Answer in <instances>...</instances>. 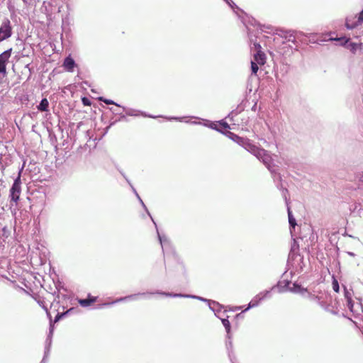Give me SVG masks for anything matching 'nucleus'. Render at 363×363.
I'll use <instances>...</instances> for the list:
<instances>
[{"label":"nucleus","mask_w":363,"mask_h":363,"mask_svg":"<svg viewBox=\"0 0 363 363\" xmlns=\"http://www.w3.org/2000/svg\"><path fill=\"white\" fill-rule=\"evenodd\" d=\"M290 284V281H285L284 285H282L281 282H278V284L276 286H274L272 289L277 288L279 293H283L286 290H289L291 292L299 294L304 298H308L311 299L318 298V296L311 294L306 288L303 287L300 284L294 282L293 283L292 286L289 287Z\"/></svg>","instance_id":"nucleus-1"},{"label":"nucleus","mask_w":363,"mask_h":363,"mask_svg":"<svg viewBox=\"0 0 363 363\" xmlns=\"http://www.w3.org/2000/svg\"><path fill=\"white\" fill-rule=\"evenodd\" d=\"M255 156L271 172L274 176V179H281V175L277 173L272 168V159L268 151L259 147Z\"/></svg>","instance_id":"nucleus-2"},{"label":"nucleus","mask_w":363,"mask_h":363,"mask_svg":"<svg viewBox=\"0 0 363 363\" xmlns=\"http://www.w3.org/2000/svg\"><path fill=\"white\" fill-rule=\"evenodd\" d=\"M242 13L244 14L245 16H240V18L242 19V22L247 29L248 37L251 40H252V37H256V34H254L253 31H252L249 28V26H252L253 27L257 26L262 32L264 31L263 28H267L269 29L271 28V26H265L261 25L255 18L248 16L244 11Z\"/></svg>","instance_id":"nucleus-3"},{"label":"nucleus","mask_w":363,"mask_h":363,"mask_svg":"<svg viewBox=\"0 0 363 363\" xmlns=\"http://www.w3.org/2000/svg\"><path fill=\"white\" fill-rule=\"evenodd\" d=\"M140 201V203H141L143 208L145 209V211H146V213H147V215L150 216V218H151L152 221L153 222L155 228H156V230H157V237H158V240L160 241V243L161 245V247H162V252L164 253V251L165 250H167V248L168 247H171V242H170V240H169V238L164 235H160L159 230H158V228H157V223H155V221L154 220L153 218L152 217L150 213L149 212L147 206H145V204L144 203V202L143 201V200L141 199V198L140 197V199H138Z\"/></svg>","instance_id":"nucleus-4"},{"label":"nucleus","mask_w":363,"mask_h":363,"mask_svg":"<svg viewBox=\"0 0 363 363\" xmlns=\"http://www.w3.org/2000/svg\"><path fill=\"white\" fill-rule=\"evenodd\" d=\"M12 26L8 18L4 19L0 26V40H4L12 35Z\"/></svg>","instance_id":"nucleus-5"},{"label":"nucleus","mask_w":363,"mask_h":363,"mask_svg":"<svg viewBox=\"0 0 363 363\" xmlns=\"http://www.w3.org/2000/svg\"><path fill=\"white\" fill-rule=\"evenodd\" d=\"M272 290V289L269 290H265V291L260 292L257 295H256L250 301V303L247 305V308L243 312L247 311L252 308H255V307L257 306L262 300H264V298H266L267 297H269Z\"/></svg>","instance_id":"nucleus-6"},{"label":"nucleus","mask_w":363,"mask_h":363,"mask_svg":"<svg viewBox=\"0 0 363 363\" xmlns=\"http://www.w3.org/2000/svg\"><path fill=\"white\" fill-rule=\"evenodd\" d=\"M280 188L281 189L282 196L284 199L286 205L287 206V213H288L289 228H290V230L291 231L292 229H295V227L296 225V220L293 216L291 208L289 206V199H287V196H286V194H288V189L286 188H283L281 185Z\"/></svg>","instance_id":"nucleus-7"},{"label":"nucleus","mask_w":363,"mask_h":363,"mask_svg":"<svg viewBox=\"0 0 363 363\" xmlns=\"http://www.w3.org/2000/svg\"><path fill=\"white\" fill-rule=\"evenodd\" d=\"M12 52V48H9L0 54V73L6 75V65L9 62Z\"/></svg>","instance_id":"nucleus-8"},{"label":"nucleus","mask_w":363,"mask_h":363,"mask_svg":"<svg viewBox=\"0 0 363 363\" xmlns=\"http://www.w3.org/2000/svg\"><path fill=\"white\" fill-rule=\"evenodd\" d=\"M281 34L280 36L281 38H285L289 42H291L295 43L296 38L298 37V35H302V32H298L294 30H281Z\"/></svg>","instance_id":"nucleus-9"},{"label":"nucleus","mask_w":363,"mask_h":363,"mask_svg":"<svg viewBox=\"0 0 363 363\" xmlns=\"http://www.w3.org/2000/svg\"><path fill=\"white\" fill-rule=\"evenodd\" d=\"M347 49L350 52L357 56L363 55V43H354L352 40L347 45Z\"/></svg>","instance_id":"nucleus-10"},{"label":"nucleus","mask_w":363,"mask_h":363,"mask_svg":"<svg viewBox=\"0 0 363 363\" xmlns=\"http://www.w3.org/2000/svg\"><path fill=\"white\" fill-rule=\"evenodd\" d=\"M156 293L158 294L159 295H162V296H164L166 297L189 298H194V299H198V300H199V298H201V296H196V295L176 294V293H172V292H165V291H160V290H157Z\"/></svg>","instance_id":"nucleus-11"},{"label":"nucleus","mask_w":363,"mask_h":363,"mask_svg":"<svg viewBox=\"0 0 363 363\" xmlns=\"http://www.w3.org/2000/svg\"><path fill=\"white\" fill-rule=\"evenodd\" d=\"M156 293L158 294L159 295H162V296H164L166 297L189 298H194V299H198V300H199V298H201V296H196V295L176 294V293H172V292H165V291H160V290H157Z\"/></svg>","instance_id":"nucleus-12"},{"label":"nucleus","mask_w":363,"mask_h":363,"mask_svg":"<svg viewBox=\"0 0 363 363\" xmlns=\"http://www.w3.org/2000/svg\"><path fill=\"white\" fill-rule=\"evenodd\" d=\"M363 23L359 22V13L355 16H347L345 19V27L347 30H352Z\"/></svg>","instance_id":"nucleus-13"},{"label":"nucleus","mask_w":363,"mask_h":363,"mask_svg":"<svg viewBox=\"0 0 363 363\" xmlns=\"http://www.w3.org/2000/svg\"><path fill=\"white\" fill-rule=\"evenodd\" d=\"M62 66L67 72H73L77 65L71 55H69L65 58Z\"/></svg>","instance_id":"nucleus-14"},{"label":"nucleus","mask_w":363,"mask_h":363,"mask_svg":"<svg viewBox=\"0 0 363 363\" xmlns=\"http://www.w3.org/2000/svg\"><path fill=\"white\" fill-rule=\"evenodd\" d=\"M240 146H242L243 148H245L247 151H248L253 155L256 154L258 149L259 148L255 145L251 143L250 140L246 138H245V139L242 140V143H241Z\"/></svg>","instance_id":"nucleus-15"},{"label":"nucleus","mask_w":363,"mask_h":363,"mask_svg":"<svg viewBox=\"0 0 363 363\" xmlns=\"http://www.w3.org/2000/svg\"><path fill=\"white\" fill-rule=\"evenodd\" d=\"M21 191V188L19 186H16V184H12L10 189V194L9 196L11 198V201L16 203L19 200L20 194Z\"/></svg>","instance_id":"nucleus-16"},{"label":"nucleus","mask_w":363,"mask_h":363,"mask_svg":"<svg viewBox=\"0 0 363 363\" xmlns=\"http://www.w3.org/2000/svg\"><path fill=\"white\" fill-rule=\"evenodd\" d=\"M96 300V296H93L89 294L86 298H79L78 303L82 307L86 308L95 303Z\"/></svg>","instance_id":"nucleus-17"},{"label":"nucleus","mask_w":363,"mask_h":363,"mask_svg":"<svg viewBox=\"0 0 363 363\" xmlns=\"http://www.w3.org/2000/svg\"><path fill=\"white\" fill-rule=\"evenodd\" d=\"M209 308L213 311L215 315L219 318V317H223V315H220V313H225V311L222 312L223 306L216 301H212L210 303Z\"/></svg>","instance_id":"nucleus-18"},{"label":"nucleus","mask_w":363,"mask_h":363,"mask_svg":"<svg viewBox=\"0 0 363 363\" xmlns=\"http://www.w3.org/2000/svg\"><path fill=\"white\" fill-rule=\"evenodd\" d=\"M255 62L259 64V65H263L266 62V55L262 50H257L253 55Z\"/></svg>","instance_id":"nucleus-19"},{"label":"nucleus","mask_w":363,"mask_h":363,"mask_svg":"<svg viewBox=\"0 0 363 363\" xmlns=\"http://www.w3.org/2000/svg\"><path fill=\"white\" fill-rule=\"evenodd\" d=\"M219 319L221 320L222 322V324L223 325L225 329V331L227 333V336L226 337L228 339H230L231 338V334H230V331H231V325H230V323L228 320V316L227 315L225 318H224L223 316V317H219Z\"/></svg>","instance_id":"nucleus-20"},{"label":"nucleus","mask_w":363,"mask_h":363,"mask_svg":"<svg viewBox=\"0 0 363 363\" xmlns=\"http://www.w3.org/2000/svg\"><path fill=\"white\" fill-rule=\"evenodd\" d=\"M298 251L299 245L296 240H294L289 254V259H294L295 257L298 255Z\"/></svg>","instance_id":"nucleus-21"},{"label":"nucleus","mask_w":363,"mask_h":363,"mask_svg":"<svg viewBox=\"0 0 363 363\" xmlns=\"http://www.w3.org/2000/svg\"><path fill=\"white\" fill-rule=\"evenodd\" d=\"M153 294H157L155 291H147V292H140L137 294H133L130 295L126 296L128 301H135L138 298L139 296H145L147 295H153Z\"/></svg>","instance_id":"nucleus-22"},{"label":"nucleus","mask_w":363,"mask_h":363,"mask_svg":"<svg viewBox=\"0 0 363 363\" xmlns=\"http://www.w3.org/2000/svg\"><path fill=\"white\" fill-rule=\"evenodd\" d=\"M225 135H226L228 138H229L230 140H232L239 145H241V143H242V140L245 139V138L240 137L237 134L232 133L230 131H225Z\"/></svg>","instance_id":"nucleus-23"},{"label":"nucleus","mask_w":363,"mask_h":363,"mask_svg":"<svg viewBox=\"0 0 363 363\" xmlns=\"http://www.w3.org/2000/svg\"><path fill=\"white\" fill-rule=\"evenodd\" d=\"M329 40H331V41H333V40H335V41H339V45L342 47H344L345 48L347 49V45L349 44V43L351 41V39L350 38H347V37H340V38H330L329 39Z\"/></svg>","instance_id":"nucleus-24"},{"label":"nucleus","mask_w":363,"mask_h":363,"mask_svg":"<svg viewBox=\"0 0 363 363\" xmlns=\"http://www.w3.org/2000/svg\"><path fill=\"white\" fill-rule=\"evenodd\" d=\"M135 112H136V111L133 110V109H130V110L127 111L126 114L128 116H138L141 115V116H143L144 117H148V118H157V116H155L150 115V114H147L146 113L143 112V111H137L138 113H135Z\"/></svg>","instance_id":"nucleus-25"},{"label":"nucleus","mask_w":363,"mask_h":363,"mask_svg":"<svg viewBox=\"0 0 363 363\" xmlns=\"http://www.w3.org/2000/svg\"><path fill=\"white\" fill-rule=\"evenodd\" d=\"M49 108V102L46 98H43L40 101L39 104L37 106V109L39 111L45 112L48 111Z\"/></svg>","instance_id":"nucleus-26"},{"label":"nucleus","mask_w":363,"mask_h":363,"mask_svg":"<svg viewBox=\"0 0 363 363\" xmlns=\"http://www.w3.org/2000/svg\"><path fill=\"white\" fill-rule=\"evenodd\" d=\"M237 14L238 17H240V13H243V11L240 9L232 0H223Z\"/></svg>","instance_id":"nucleus-27"},{"label":"nucleus","mask_w":363,"mask_h":363,"mask_svg":"<svg viewBox=\"0 0 363 363\" xmlns=\"http://www.w3.org/2000/svg\"><path fill=\"white\" fill-rule=\"evenodd\" d=\"M203 125L206 126V127H208L213 130H215L219 133H221L222 134L225 135V131H223L220 128H219V125L218 124H216L213 122H211V121H207L206 120L205 121V123H203Z\"/></svg>","instance_id":"nucleus-28"},{"label":"nucleus","mask_w":363,"mask_h":363,"mask_svg":"<svg viewBox=\"0 0 363 363\" xmlns=\"http://www.w3.org/2000/svg\"><path fill=\"white\" fill-rule=\"evenodd\" d=\"M226 349H227V351L228 353V357H229L230 362L232 363H234V362H233L234 356H233V342H232L231 338L230 339L227 338Z\"/></svg>","instance_id":"nucleus-29"},{"label":"nucleus","mask_w":363,"mask_h":363,"mask_svg":"<svg viewBox=\"0 0 363 363\" xmlns=\"http://www.w3.org/2000/svg\"><path fill=\"white\" fill-rule=\"evenodd\" d=\"M51 344H52V340L50 339V337L46 338L45 347V354H44V357L42 359V363L44 362L45 359H46L47 357L49 355Z\"/></svg>","instance_id":"nucleus-30"},{"label":"nucleus","mask_w":363,"mask_h":363,"mask_svg":"<svg viewBox=\"0 0 363 363\" xmlns=\"http://www.w3.org/2000/svg\"><path fill=\"white\" fill-rule=\"evenodd\" d=\"M99 100L101 101H103L104 103H105L107 105L113 104V105H115L116 106L121 107L123 110H125V107L121 106L120 104H118V103L113 101L111 99H106V98L101 96V97L99 98Z\"/></svg>","instance_id":"nucleus-31"},{"label":"nucleus","mask_w":363,"mask_h":363,"mask_svg":"<svg viewBox=\"0 0 363 363\" xmlns=\"http://www.w3.org/2000/svg\"><path fill=\"white\" fill-rule=\"evenodd\" d=\"M128 301L126 296H123V297H119V298H117L116 300L113 301L112 302L102 303L101 305L100 308H102V307H104V306H111V305H113L115 303L123 302V301Z\"/></svg>","instance_id":"nucleus-32"},{"label":"nucleus","mask_w":363,"mask_h":363,"mask_svg":"<svg viewBox=\"0 0 363 363\" xmlns=\"http://www.w3.org/2000/svg\"><path fill=\"white\" fill-rule=\"evenodd\" d=\"M72 310V308H70L69 310H67V311L65 312H62V313H57V315H55V319H54V323H57L58 321H60L62 318H63L64 317H65L66 315H67L69 312Z\"/></svg>","instance_id":"nucleus-33"},{"label":"nucleus","mask_w":363,"mask_h":363,"mask_svg":"<svg viewBox=\"0 0 363 363\" xmlns=\"http://www.w3.org/2000/svg\"><path fill=\"white\" fill-rule=\"evenodd\" d=\"M332 279H333V280H332L333 289L334 290V291L337 293L340 291L339 282L334 275H333Z\"/></svg>","instance_id":"nucleus-34"},{"label":"nucleus","mask_w":363,"mask_h":363,"mask_svg":"<svg viewBox=\"0 0 363 363\" xmlns=\"http://www.w3.org/2000/svg\"><path fill=\"white\" fill-rule=\"evenodd\" d=\"M23 168H24V165H23L21 167V168L19 169L18 177L14 179L13 184H16V186H21V173H22Z\"/></svg>","instance_id":"nucleus-35"},{"label":"nucleus","mask_w":363,"mask_h":363,"mask_svg":"<svg viewBox=\"0 0 363 363\" xmlns=\"http://www.w3.org/2000/svg\"><path fill=\"white\" fill-rule=\"evenodd\" d=\"M48 315L50 318V328H49V333L48 335L47 338L50 337V339L52 340V334H53V331H54V323L51 319L50 315L49 313H48Z\"/></svg>","instance_id":"nucleus-36"},{"label":"nucleus","mask_w":363,"mask_h":363,"mask_svg":"<svg viewBox=\"0 0 363 363\" xmlns=\"http://www.w3.org/2000/svg\"><path fill=\"white\" fill-rule=\"evenodd\" d=\"M48 315L50 318V328H49V333L48 335L47 338L50 337V339L52 340V334H53V331H54V323L51 319L50 315L49 313H48Z\"/></svg>","instance_id":"nucleus-37"},{"label":"nucleus","mask_w":363,"mask_h":363,"mask_svg":"<svg viewBox=\"0 0 363 363\" xmlns=\"http://www.w3.org/2000/svg\"><path fill=\"white\" fill-rule=\"evenodd\" d=\"M218 125H219V128L224 131H228L227 130L228 129H230V125L229 124L224 121L223 120H221L218 122Z\"/></svg>","instance_id":"nucleus-38"},{"label":"nucleus","mask_w":363,"mask_h":363,"mask_svg":"<svg viewBox=\"0 0 363 363\" xmlns=\"http://www.w3.org/2000/svg\"><path fill=\"white\" fill-rule=\"evenodd\" d=\"M259 64L253 62V61H251V71H252V74H257L258 70H259V67H258Z\"/></svg>","instance_id":"nucleus-39"},{"label":"nucleus","mask_w":363,"mask_h":363,"mask_svg":"<svg viewBox=\"0 0 363 363\" xmlns=\"http://www.w3.org/2000/svg\"><path fill=\"white\" fill-rule=\"evenodd\" d=\"M240 113L238 109L233 110L226 117V118H228L230 121H233L234 116H237Z\"/></svg>","instance_id":"nucleus-40"},{"label":"nucleus","mask_w":363,"mask_h":363,"mask_svg":"<svg viewBox=\"0 0 363 363\" xmlns=\"http://www.w3.org/2000/svg\"><path fill=\"white\" fill-rule=\"evenodd\" d=\"M250 41H251V43H252V45H253V48H255V52H257V50H261V49H262L261 45H260V44H259V43H257V42L256 41V40H254L252 39V40H251L250 39Z\"/></svg>","instance_id":"nucleus-41"},{"label":"nucleus","mask_w":363,"mask_h":363,"mask_svg":"<svg viewBox=\"0 0 363 363\" xmlns=\"http://www.w3.org/2000/svg\"><path fill=\"white\" fill-rule=\"evenodd\" d=\"M82 103L85 106H91V100L86 96H84L82 98Z\"/></svg>","instance_id":"nucleus-42"},{"label":"nucleus","mask_w":363,"mask_h":363,"mask_svg":"<svg viewBox=\"0 0 363 363\" xmlns=\"http://www.w3.org/2000/svg\"><path fill=\"white\" fill-rule=\"evenodd\" d=\"M344 292L346 301L352 299V293L349 291L345 286H344Z\"/></svg>","instance_id":"nucleus-43"},{"label":"nucleus","mask_w":363,"mask_h":363,"mask_svg":"<svg viewBox=\"0 0 363 363\" xmlns=\"http://www.w3.org/2000/svg\"><path fill=\"white\" fill-rule=\"evenodd\" d=\"M109 109H110V111H111L113 113L120 115V118H119V120H118V121H121V120H125V116L124 114H123V113H121L118 112L116 110L113 109V108H110Z\"/></svg>","instance_id":"nucleus-44"},{"label":"nucleus","mask_w":363,"mask_h":363,"mask_svg":"<svg viewBox=\"0 0 363 363\" xmlns=\"http://www.w3.org/2000/svg\"><path fill=\"white\" fill-rule=\"evenodd\" d=\"M354 301L352 299L347 301V307L351 312H354Z\"/></svg>","instance_id":"nucleus-45"},{"label":"nucleus","mask_w":363,"mask_h":363,"mask_svg":"<svg viewBox=\"0 0 363 363\" xmlns=\"http://www.w3.org/2000/svg\"><path fill=\"white\" fill-rule=\"evenodd\" d=\"M315 300H318V303L319 305L325 308V310L328 311H330V309H329V305L328 306H325V304L324 303V302L323 301H320V299L319 298V297L318 296V298H316Z\"/></svg>","instance_id":"nucleus-46"},{"label":"nucleus","mask_w":363,"mask_h":363,"mask_svg":"<svg viewBox=\"0 0 363 363\" xmlns=\"http://www.w3.org/2000/svg\"><path fill=\"white\" fill-rule=\"evenodd\" d=\"M356 179L363 185V171L356 174Z\"/></svg>","instance_id":"nucleus-47"},{"label":"nucleus","mask_w":363,"mask_h":363,"mask_svg":"<svg viewBox=\"0 0 363 363\" xmlns=\"http://www.w3.org/2000/svg\"><path fill=\"white\" fill-rule=\"evenodd\" d=\"M130 186L131 187V189L133 191V192L135 194V195L136 196L137 199H140V196L139 194H138L136 189L134 188V186L132 185V184L130 183V184H129Z\"/></svg>","instance_id":"nucleus-48"},{"label":"nucleus","mask_w":363,"mask_h":363,"mask_svg":"<svg viewBox=\"0 0 363 363\" xmlns=\"http://www.w3.org/2000/svg\"><path fill=\"white\" fill-rule=\"evenodd\" d=\"M169 120H175V121H182V119L184 118V117H176V116H172V117H169L167 118Z\"/></svg>","instance_id":"nucleus-49"},{"label":"nucleus","mask_w":363,"mask_h":363,"mask_svg":"<svg viewBox=\"0 0 363 363\" xmlns=\"http://www.w3.org/2000/svg\"><path fill=\"white\" fill-rule=\"evenodd\" d=\"M120 173L121 174V175L123 177V178L125 179V181L127 182V183L128 184H130V181L128 179V178L126 177V175L125 174V173L120 170Z\"/></svg>","instance_id":"nucleus-50"},{"label":"nucleus","mask_w":363,"mask_h":363,"mask_svg":"<svg viewBox=\"0 0 363 363\" xmlns=\"http://www.w3.org/2000/svg\"><path fill=\"white\" fill-rule=\"evenodd\" d=\"M359 23H363V9L359 13Z\"/></svg>","instance_id":"nucleus-51"},{"label":"nucleus","mask_w":363,"mask_h":363,"mask_svg":"<svg viewBox=\"0 0 363 363\" xmlns=\"http://www.w3.org/2000/svg\"><path fill=\"white\" fill-rule=\"evenodd\" d=\"M200 301H203V302H207L208 303V306H210V303H212L213 301L211 300H209V299H206L205 298H203V297H201L199 298Z\"/></svg>","instance_id":"nucleus-52"},{"label":"nucleus","mask_w":363,"mask_h":363,"mask_svg":"<svg viewBox=\"0 0 363 363\" xmlns=\"http://www.w3.org/2000/svg\"><path fill=\"white\" fill-rule=\"evenodd\" d=\"M178 265L179 266V267L182 269V270H185V267H184V265L183 264V262H178Z\"/></svg>","instance_id":"nucleus-53"},{"label":"nucleus","mask_w":363,"mask_h":363,"mask_svg":"<svg viewBox=\"0 0 363 363\" xmlns=\"http://www.w3.org/2000/svg\"><path fill=\"white\" fill-rule=\"evenodd\" d=\"M347 253L348 255H350L351 257H355L356 256V255L354 252H347Z\"/></svg>","instance_id":"nucleus-54"},{"label":"nucleus","mask_w":363,"mask_h":363,"mask_svg":"<svg viewBox=\"0 0 363 363\" xmlns=\"http://www.w3.org/2000/svg\"><path fill=\"white\" fill-rule=\"evenodd\" d=\"M256 108H257V103H255L253 106L252 107V110L255 111H256Z\"/></svg>","instance_id":"nucleus-55"},{"label":"nucleus","mask_w":363,"mask_h":363,"mask_svg":"<svg viewBox=\"0 0 363 363\" xmlns=\"http://www.w3.org/2000/svg\"><path fill=\"white\" fill-rule=\"evenodd\" d=\"M191 123H193V124H200V123H197V122H195V121H193Z\"/></svg>","instance_id":"nucleus-56"},{"label":"nucleus","mask_w":363,"mask_h":363,"mask_svg":"<svg viewBox=\"0 0 363 363\" xmlns=\"http://www.w3.org/2000/svg\"><path fill=\"white\" fill-rule=\"evenodd\" d=\"M23 1L25 4H28V0H23Z\"/></svg>","instance_id":"nucleus-57"},{"label":"nucleus","mask_w":363,"mask_h":363,"mask_svg":"<svg viewBox=\"0 0 363 363\" xmlns=\"http://www.w3.org/2000/svg\"><path fill=\"white\" fill-rule=\"evenodd\" d=\"M115 123H116V122H113V123H111V125H114V124H115Z\"/></svg>","instance_id":"nucleus-58"},{"label":"nucleus","mask_w":363,"mask_h":363,"mask_svg":"<svg viewBox=\"0 0 363 363\" xmlns=\"http://www.w3.org/2000/svg\"><path fill=\"white\" fill-rule=\"evenodd\" d=\"M40 363H42V362ZM43 363H45V359L44 360V362Z\"/></svg>","instance_id":"nucleus-59"},{"label":"nucleus","mask_w":363,"mask_h":363,"mask_svg":"<svg viewBox=\"0 0 363 363\" xmlns=\"http://www.w3.org/2000/svg\"><path fill=\"white\" fill-rule=\"evenodd\" d=\"M2 40H0V42H1Z\"/></svg>","instance_id":"nucleus-60"}]
</instances>
